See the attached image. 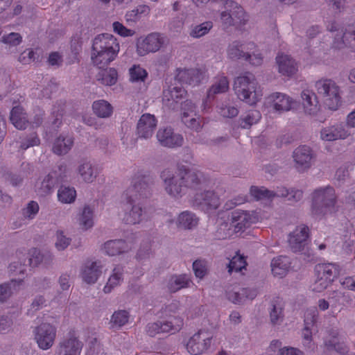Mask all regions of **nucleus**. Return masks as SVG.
I'll return each mask as SVG.
<instances>
[{"instance_id": "nucleus-1", "label": "nucleus", "mask_w": 355, "mask_h": 355, "mask_svg": "<svg viewBox=\"0 0 355 355\" xmlns=\"http://www.w3.org/2000/svg\"><path fill=\"white\" fill-rule=\"evenodd\" d=\"M166 192L171 197L180 198L189 190V196L194 189L202 187V175L182 166L176 172L165 170L161 175Z\"/></svg>"}, {"instance_id": "nucleus-3", "label": "nucleus", "mask_w": 355, "mask_h": 355, "mask_svg": "<svg viewBox=\"0 0 355 355\" xmlns=\"http://www.w3.org/2000/svg\"><path fill=\"white\" fill-rule=\"evenodd\" d=\"M119 51V42L113 35L99 34L92 40L91 60L94 65L105 67L116 60Z\"/></svg>"}, {"instance_id": "nucleus-23", "label": "nucleus", "mask_w": 355, "mask_h": 355, "mask_svg": "<svg viewBox=\"0 0 355 355\" xmlns=\"http://www.w3.org/2000/svg\"><path fill=\"white\" fill-rule=\"evenodd\" d=\"M205 78V73L198 69H179L177 70L175 80L196 86L202 82Z\"/></svg>"}, {"instance_id": "nucleus-28", "label": "nucleus", "mask_w": 355, "mask_h": 355, "mask_svg": "<svg viewBox=\"0 0 355 355\" xmlns=\"http://www.w3.org/2000/svg\"><path fill=\"white\" fill-rule=\"evenodd\" d=\"M229 89V81L226 76H218L214 78V83L207 91V98L203 101V109L208 107L207 100L213 98L214 95L226 92Z\"/></svg>"}, {"instance_id": "nucleus-52", "label": "nucleus", "mask_w": 355, "mask_h": 355, "mask_svg": "<svg viewBox=\"0 0 355 355\" xmlns=\"http://www.w3.org/2000/svg\"><path fill=\"white\" fill-rule=\"evenodd\" d=\"M1 42L8 48L15 47L22 42V36L19 33L12 32L4 34L1 37Z\"/></svg>"}, {"instance_id": "nucleus-22", "label": "nucleus", "mask_w": 355, "mask_h": 355, "mask_svg": "<svg viewBox=\"0 0 355 355\" xmlns=\"http://www.w3.org/2000/svg\"><path fill=\"white\" fill-rule=\"evenodd\" d=\"M78 180L83 183H93L98 175L97 168L87 159L80 160L75 171Z\"/></svg>"}, {"instance_id": "nucleus-14", "label": "nucleus", "mask_w": 355, "mask_h": 355, "mask_svg": "<svg viewBox=\"0 0 355 355\" xmlns=\"http://www.w3.org/2000/svg\"><path fill=\"white\" fill-rule=\"evenodd\" d=\"M226 10L220 14V19L225 25L243 24L247 20L243 9L233 1H227L225 4Z\"/></svg>"}, {"instance_id": "nucleus-15", "label": "nucleus", "mask_w": 355, "mask_h": 355, "mask_svg": "<svg viewBox=\"0 0 355 355\" xmlns=\"http://www.w3.org/2000/svg\"><path fill=\"white\" fill-rule=\"evenodd\" d=\"M186 90L180 85H171L163 91V106L168 110H177L181 101L186 96Z\"/></svg>"}, {"instance_id": "nucleus-34", "label": "nucleus", "mask_w": 355, "mask_h": 355, "mask_svg": "<svg viewBox=\"0 0 355 355\" xmlns=\"http://www.w3.org/2000/svg\"><path fill=\"white\" fill-rule=\"evenodd\" d=\"M291 267L290 259L287 257L279 256L271 261V270L274 276L282 278Z\"/></svg>"}, {"instance_id": "nucleus-59", "label": "nucleus", "mask_w": 355, "mask_h": 355, "mask_svg": "<svg viewBox=\"0 0 355 355\" xmlns=\"http://www.w3.org/2000/svg\"><path fill=\"white\" fill-rule=\"evenodd\" d=\"M146 332L150 336H155L159 333H165L162 321L149 323L146 327Z\"/></svg>"}, {"instance_id": "nucleus-36", "label": "nucleus", "mask_w": 355, "mask_h": 355, "mask_svg": "<svg viewBox=\"0 0 355 355\" xmlns=\"http://www.w3.org/2000/svg\"><path fill=\"white\" fill-rule=\"evenodd\" d=\"M192 283L187 275H174L169 278L167 288L170 292L175 293L184 288H188Z\"/></svg>"}, {"instance_id": "nucleus-63", "label": "nucleus", "mask_w": 355, "mask_h": 355, "mask_svg": "<svg viewBox=\"0 0 355 355\" xmlns=\"http://www.w3.org/2000/svg\"><path fill=\"white\" fill-rule=\"evenodd\" d=\"M283 318V311L282 307L274 306L270 312V320L274 324H278Z\"/></svg>"}, {"instance_id": "nucleus-9", "label": "nucleus", "mask_w": 355, "mask_h": 355, "mask_svg": "<svg viewBox=\"0 0 355 355\" xmlns=\"http://www.w3.org/2000/svg\"><path fill=\"white\" fill-rule=\"evenodd\" d=\"M213 333L202 329L190 336L185 342L187 351L191 355H200L205 353L211 347Z\"/></svg>"}, {"instance_id": "nucleus-56", "label": "nucleus", "mask_w": 355, "mask_h": 355, "mask_svg": "<svg viewBox=\"0 0 355 355\" xmlns=\"http://www.w3.org/2000/svg\"><path fill=\"white\" fill-rule=\"evenodd\" d=\"M70 241V239L67 237L62 231L56 232L55 246L58 250H65L69 245Z\"/></svg>"}, {"instance_id": "nucleus-33", "label": "nucleus", "mask_w": 355, "mask_h": 355, "mask_svg": "<svg viewBox=\"0 0 355 355\" xmlns=\"http://www.w3.org/2000/svg\"><path fill=\"white\" fill-rule=\"evenodd\" d=\"M123 268L116 265L112 269L106 284L103 287L105 293H111L115 288L119 286L123 280Z\"/></svg>"}, {"instance_id": "nucleus-10", "label": "nucleus", "mask_w": 355, "mask_h": 355, "mask_svg": "<svg viewBox=\"0 0 355 355\" xmlns=\"http://www.w3.org/2000/svg\"><path fill=\"white\" fill-rule=\"evenodd\" d=\"M202 187L194 189L191 194L192 202L207 211L216 209L220 205V198L214 191L207 190L206 182L202 178Z\"/></svg>"}, {"instance_id": "nucleus-37", "label": "nucleus", "mask_w": 355, "mask_h": 355, "mask_svg": "<svg viewBox=\"0 0 355 355\" xmlns=\"http://www.w3.org/2000/svg\"><path fill=\"white\" fill-rule=\"evenodd\" d=\"M247 288H233L227 291V299L234 304L243 303L246 298L253 299L255 293L248 294Z\"/></svg>"}, {"instance_id": "nucleus-61", "label": "nucleus", "mask_w": 355, "mask_h": 355, "mask_svg": "<svg viewBox=\"0 0 355 355\" xmlns=\"http://www.w3.org/2000/svg\"><path fill=\"white\" fill-rule=\"evenodd\" d=\"M36 54L34 50L28 49L20 54L18 60L22 64H29L36 59Z\"/></svg>"}, {"instance_id": "nucleus-12", "label": "nucleus", "mask_w": 355, "mask_h": 355, "mask_svg": "<svg viewBox=\"0 0 355 355\" xmlns=\"http://www.w3.org/2000/svg\"><path fill=\"white\" fill-rule=\"evenodd\" d=\"M34 340L38 347L42 350L50 349L54 344L57 329L49 322H43L33 329Z\"/></svg>"}, {"instance_id": "nucleus-31", "label": "nucleus", "mask_w": 355, "mask_h": 355, "mask_svg": "<svg viewBox=\"0 0 355 355\" xmlns=\"http://www.w3.org/2000/svg\"><path fill=\"white\" fill-rule=\"evenodd\" d=\"M77 223L81 230L86 231L94 225V209L89 205H85L76 217Z\"/></svg>"}, {"instance_id": "nucleus-49", "label": "nucleus", "mask_w": 355, "mask_h": 355, "mask_svg": "<svg viewBox=\"0 0 355 355\" xmlns=\"http://www.w3.org/2000/svg\"><path fill=\"white\" fill-rule=\"evenodd\" d=\"M250 195L256 200L270 199L275 196L280 194L275 193L273 191H269L264 187H251L250 190Z\"/></svg>"}, {"instance_id": "nucleus-46", "label": "nucleus", "mask_w": 355, "mask_h": 355, "mask_svg": "<svg viewBox=\"0 0 355 355\" xmlns=\"http://www.w3.org/2000/svg\"><path fill=\"white\" fill-rule=\"evenodd\" d=\"M162 322L164 323V331L166 333L178 331L184 324L183 319L180 315L170 316L166 320Z\"/></svg>"}, {"instance_id": "nucleus-24", "label": "nucleus", "mask_w": 355, "mask_h": 355, "mask_svg": "<svg viewBox=\"0 0 355 355\" xmlns=\"http://www.w3.org/2000/svg\"><path fill=\"white\" fill-rule=\"evenodd\" d=\"M276 64L279 73L286 77L293 76L298 70L297 63L289 55L279 53L276 57Z\"/></svg>"}, {"instance_id": "nucleus-8", "label": "nucleus", "mask_w": 355, "mask_h": 355, "mask_svg": "<svg viewBox=\"0 0 355 355\" xmlns=\"http://www.w3.org/2000/svg\"><path fill=\"white\" fill-rule=\"evenodd\" d=\"M295 104V101L288 95L273 92L264 98L263 111L267 114H282L291 110Z\"/></svg>"}, {"instance_id": "nucleus-2", "label": "nucleus", "mask_w": 355, "mask_h": 355, "mask_svg": "<svg viewBox=\"0 0 355 355\" xmlns=\"http://www.w3.org/2000/svg\"><path fill=\"white\" fill-rule=\"evenodd\" d=\"M149 195L148 186L143 178L132 179L130 185L123 193L121 198L126 203L123 216L125 223L130 225L139 224L145 219V211L140 205V201Z\"/></svg>"}, {"instance_id": "nucleus-54", "label": "nucleus", "mask_w": 355, "mask_h": 355, "mask_svg": "<svg viewBox=\"0 0 355 355\" xmlns=\"http://www.w3.org/2000/svg\"><path fill=\"white\" fill-rule=\"evenodd\" d=\"M246 266V261L245 257L241 256V254H236L232 257L230 260L228 268L229 272H232L233 271H241L243 268H245Z\"/></svg>"}, {"instance_id": "nucleus-58", "label": "nucleus", "mask_w": 355, "mask_h": 355, "mask_svg": "<svg viewBox=\"0 0 355 355\" xmlns=\"http://www.w3.org/2000/svg\"><path fill=\"white\" fill-rule=\"evenodd\" d=\"M113 31L121 37H131L135 35V31L129 29L119 21L112 24Z\"/></svg>"}, {"instance_id": "nucleus-47", "label": "nucleus", "mask_w": 355, "mask_h": 355, "mask_svg": "<svg viewBox=\"0 0 355 355\" xmlns=\"http://www.w3.org/2000/svg\"><path fill=\"white\" fill-rule=\"evenodd\" d=\"M217 112L224 118H233L238 115V108L229 102H224L217 106Z\"/></svg>"}, {"instance_id": "nucleus-45", "label": "nucleus", "mask_w": 355, "mask_h": 355, "mask_svg": "<svg viewBox=\"0 0 355 355\" xmlns=\"http://www.w3.org/2000/svg\"><path fill=\"white\" fill-rule=\"evenodd\" d=\"M261 118V114L258 110H250L239 119V123L243 128H249L252 125L257 123Z\"/></svg>"}, {"instance_id": "nucleus-41", "label": "nucleus", "mask_w": 355, "mask_h": 355, "mask_svg": "<svg viewBox=\"0 0 355 355\" xmlns=\"http://www.w3.org/2000/svg\"><path fill=\"white\" fill-rule=\"evenodd\" d=\"M92 109L94 114L100 118H108L113 112L112 106L105 100H98L93 103Z\"/></svg>"}, {"instance_id": "nucleus-6", "label": "nucleus", "mask_w": 355, "mask_h": 355, "mask_svg": "<svg viewBox=\"0 0 355 355\" xmlns=\"http://www.w3.org/2000/svg\"><path fill=\"white\" fill-rule=\"evenodd\" d=\"M315 280L311 288L313 292L321 293L329 288L339 275V267L336 263H318L314 268Z\"/></svg>"}, {"instance_id": "nucleus-29", "label": "nucleus", "mask_w": 355, "mask_h": 355, "mask_svg": "<svg viewBox=\"0 0 355 355\" xmlns=\"http://www.w3.org/2000/svg\"><path fill=\"white\" fill-rule=\"evenodd\" d=\"M301 98L305 112L309 114H315L319 110L320 105L315 94L308 89L302 92Z\"/></svg>"}, {"instance_id": "nucleus-16", "label": "nucleus", "mask_w": 355, "mask_h": 355, "mask_svg": "<svg viewBox=\"0 0 355 355\" xmlns=\"http://www.w3.org/2000/svg\"><path fill=\"white\" fill-rule=\"evenodd\" d=\"M309 228L305 225L297 226L289 235L288 243L293 252H302L308 248Z\"/></svg>"}, {"instance_id": "nucleus-48", "label": "nucleus", "mask_w": 355, "mask_h": 355, "mask_svg": "<svg viewBox=\"0 0 355 355\" xmlns=\"http://www.w3.org/2000/svg\"><path fill=\"white\" fill-rule=\"evenodd\" d=\"M39 211V205L35 201L29 202L27 205L21 209L22 220L24 223L33 220Z\"/></svg>"}, {"instance_id": "nucleus-55", "label": "nucleus", "mask_w": 355, "mask_h": 355, "mask_svg": "<svg viewBox=\"0 0 355 355\" xmlns=\"http://www.w3.org/2000/svg\"><path fill=\"white\" fill-rule=\"evenodd\" d=\"M245 60L248 61L251 64L259 66L263 62V55L261 52L257 48L254 44V49L247 51Z\"/></svg>"}, {"instance_id": "nucleus-5", "label": "nucleus", "mask_w": 355, "mask_h": 355, "mask_svg": "<svg viewBox=\"0 0 355 355\" xmlns=\"http://www.w3.org/2000/svg\"><path fill=\"white\" fill-rule=\"evenodd\" d=\"M336 196L334 188L316 189L312 193V209L315 214L327 216L336 211Z\"/></svg>"}, {"instance_id": "nucleus-32", "label": "nucleus", "mask_w": 355, "mask_h": 355, "mask_svg": "<svg viewBox=\"0 0 355 355\" xmlns=\"http://www.w3.org/2000/svg\"><path fill=\"white\" fill-rule=\"evenodd\" d=\"M254 49V43H239L234 42L232 43L227 49V55L231 59L244 58L245 60L247 51Z\"/></svg>"}, {"instance_id": "nucleus-39", "label": "nucleus", "mask_w": 355, "mask_h": 355, "mask_svg": "<svg viewBox=\"0 0 355 355\" xmlns=\"http://www.w3.org/2000/svg\"><path fill=\"white\" fill-rule=\"evenodd\" d=\"M198 219L193 213L185 211L178 215L176 224L180 228L191 230L198 225Z\"/></svg>"}, {"instance_id": "nucleus-20", "label": "nucleus", "mask_w": 355, "mask_h": 355, "mask_svg": "<svg viewBox=\"0 0 355 355\" xmlns=\"http://www.w3.org/2000/svg\"><path fill=\"white\" fill-rule=\"evenodd\" d=\"M83 343L74 331L68 335L60 343V355H80Z\"/></svg>"}, {"instance_id": "nucleus-51", "label": "nucleus", "mask_w": 355, "mask_h": 355, "mask_svg": "<svg viewBox=\"0 0 355 355\" xmlns=\"http://www.w3.org/2000/svg\"><path fill=\"white\" fill-rule=\"evenodd\" d=\"M182 121L187 127L195 131L198 132L202 128L200 119L199 116H197L196 114L190 116L189 112H185L182 114Z\"/></svg>"}, {"instance_id": "nucleus-7", "label": "nucleus", "mask_w": 355, "mask_h": 355, "mask_svg": "<svg viewBox=\"0 0 355 355\" xmlns=\"http://www.w3.org/2000/svg\"><path fill=\"white\" fill-rule=\"evenodd\" d=\"M315 87L329 109L336 110L340 104V88L335 81L320 79L315 83Z\"/></svg>"}, {"instance_id": "nucleus-13", "label": "nucleus", "mask_w": 355, "mask_h": 355, "mask_svg": "<svg viewBox=\"0 0 355 355\" xmlns=\"http://www.w3.org/2000/svg\"><path fill=\"white\" fill-rule=\"evenodd\" d=\"M263 218L255 211H243L237 209L232 213L231 225L236 232L241 231Z\"/></svg>"}, {"instance_id": "nucleus-40", "label": "nucleus", "mask_w": 355, "mask_h": 355, "mask_svg": "<svg viewBox=\"0 0 355 355\" xmlns=\"http://www.w3.org/2000/svg\"><path fill=\"white\" fill-rule=\"evenodd\" d=\"M22 279H12L10 282L0 284V302L7 301L14 291H16L22 284Z\"/></svg>"}, {"instance_id": "nucleus-53", "label": "nucleus", "mask_w": 355, "mask_h": 355, "mask_svg": "<svg viewBox=\"0 0 355 355\" xmlns=\"http://www.w3.org/2000/svg\"><path fill=\"white\" fill-rule=\"evenodd\" d=\"M213 25L211 21H206L201 24L193 26L190 31V35L194 38H198L204 36L212 28Z\"/></svg>"}, {"instance_id": "nucleus-42", "label": "nucleus", "mask_w": 355, "mask_h": 355, "mask_svg": "<svg viewBox=\"0 0 355 355\" xmlns=\"http://www.w3.org/2000/svg\"><path fill=\"white\" fill-rule=\"evenodd\" d=\"M58 201L63 204H71L76 198V191L73 187L62 186L57 193Z\"/></svg>"}, {"instance_id": "nucleus-57", "label": "nucleus", "mask_w": 355, "mask_h": 355, "mask_svg": "<svg viewBox=\"0 0 355 355\" xmlns=\"http://www.w3.org/2000/svg\"><path fill=\"white\" fill-rule=\"evenodd\" d=\"M193 270L195 276L202 279L207 273V266L206 262L201 260H197L193 263Z\"/></svg>"}, {"instance_id": "nucleus-18", "label": "nucleus", "mask_w": 355, "mask_h": 355, "mask_svg": "<svg viewBox=\"0 0 355 355\" xmlns=\"http://www.w3.org/2000/svg\"><path fill=\"white\" fill-rule=\"evenodd\" d=\"M157 119L153 114H144L139 118L137 124V135L139 138L150 139L157 126Z\"/></svg>"}, {"instance_id": "nucleus-21", "label": "nucleus", "mask_w": 355, "mask_h": 355, "mask_svg": "<svg viewBox=\"0 0 355 355\" xmlns=\"http://www.w3.org/2000/svg\"><path fill=\"white\" fill-rule=\"evenodd\" d=\"M156 138L161 146L168 148L180 146L184 141L181 135L174 132L169 127L160 128L157 132Z\"/></svg>"}, {"instance_id": "nucleus-50", "label": "nucleus", "mask_w": 355, "mask_h": 355, "mask_svg": "<svg viewBox=\"0 0 355 355\" xmlns=\"http://www.w3.org/2000/svg\"><path fill=\"white\" fill-rule=\"evenodd\" d=\"M130 314L127 311L119 310L112 314L111 323L113 327H121L128 322Z\"/></svg>"}, {"instance_id": "nucleus-27", "label": "nucleus", "mask_w": 355, "mask_h": 355, "mask_svg": "<svg viewBox=\"0 0 355 355\" xmlns=\"http://www.w3.org/2000/svg\"><path fill=\"white\" fill-rule=\"evenodd\" d=\"M349 135V131L343 124H338L336 125L324 128L320 132L321 139L329 141L345 139Z\"/></svg>"}, {"instance_id": "nucleus-64", "label": "nucleus", "mask_w": 355, "mask_h": 355, "mask_svg": "<svg viewBox=\"0 0 355 355\" xmlns=\"http://www.w3.org/2000/svg\"><path fill=\"white\" fill-rule=\"evenodd\" d=\"M278 355H304V353L297 348L284 347L279 350Z\"/></svg>"}, {"instance_id": "nucleus-4", "label": "nucleus", "mask_w": 355, "mask_h": 355, "mask_svg": "<svg viewBox=\"0 0 355 355\" xmlns=\"http://www.w3.org/2000/svg\"><path fill=\"white\" fill-rule=\"evenodd\" d=\"M234 89L239 99L249 105H255L262 98L263 92L252 74L236 78Z\"/></svg>"}, {"instance_id": "nucleus-11", "label": "nucleus", "mask_w": 355, "mask_h": 355, "mask_svg": "<svg viewBox=\"0 0 355 355\" xmlns=\"http://www.w3.org/2000/svg\"><path fill=\"white\" fill-rule=\"evenodd\" d=\"M164 37L158 33L141 36L136 40V53L139 57H144L150 53L157 52L164 45Z\"/></svg>"}, {"instance_id": "nucleus-38", "label": "nucleus", "mask_w": 355, "mask_h": 355, "mask_svg": "<svg viewBox=\"0 0 355 355\" xmlns=\"http://www.w3.org/2000/svg\"><path fill=\"white\" fill-rule=\"evenodd\" d=\"M96 80L103 85L112 86L118 80V71L112 67L101 70L96 75Z\"/></svg>"}, {"instance_id": "nucleus-17", "label": "nucleus", "mask_w": 355, "mask_h": 355, "mask_svg": "<svg viewBox=\"0 0 355 355\" xmlns=\"http://www.w3.org/2000/svg\"><path fill=\"white\" fill-rule=\"evenodd\" d=\"M104 265L100 260L87 261L82 267L80 277L87 284H95L103 274Z\"/></svg>"}, {"instance_id": "nucleus-60", "label": "nucleus", "mask_w": 355, "mask_h": 355, "mask_svg": "<svg viewBox=\"0 0 355 355\" xmlns=\"http://www.w3.org/2000/svg\"><path fill=\"white\" fill-rule=\"evenodd\" d=\"M325 345L328 347L334 348L340 353H344L345 352V346L344 343L340 342V339L336 336H334L331 339H326Z\"/></svg>"}, {"instance_id": "nucleus-25", "label": "nucleus", "mask_w": 355, "mask_h": 355, "mask_svg": "<svg viewBox=\"0 0 355 355\" xmlns=\"http://www.w3.org/2000/svg\"><path fill=\"white\" fill-rule=\"evenodd\" d=\"M130 250V246L123 239H113L105 242L101 247L102 254L114 257L127 253Z\"/></svg>"}, {"instance_id": "nucleus-19", "label": "nucleus", "mask_w": 355, "mask_h": 355, "mask_svg": "<svg viewBox=\"0 0 355 355\" xmlns=\"http://www.w3.org/2000/svg\"><path fill=\"white\" fill-rule=\"evenodd\" d=\"M295 167L300 172H304L311 168L313 162V153L307 146L297 147L293 154Z\"/></svg>"}, {"instance_id": "nucleus-35", "label": "nucleus", "mask_w": 355, "mask_h": 355, "mask_svg": "<svg viewBox=\"0 0 355 355\" xmlns=\"http://www.w3.org/2000/svg\"><path fill=\"white\" fill-rule=\"evenodd\" d=\"M10 120L12 125L19 130L25 129L28 123L27 114L20 105L12 107L10 112Z\"/></svg>"}, {"instance_id": "nucleus-43", "label": "nucleus", "mask_w": 355, "mask_h": 355, "mask_svg": "<svg viewBox=\"0 0 355 355\" xmlns=\"http://www.w3.org/2000/svg\"><path fill=\"white\" fill-rule=\"evenodd\" d=\"M150 13V8L146 5H139L125 15L127 21H137L147 17Z\"/></svg>"}, {"instance_id": "nucleus-62", "label": "nucleus", "mask_w": 355, "mask_h": 355, "mask_svg": "<svg viewBox=\"0 0 355 355\" xmlns=\"http://www.w3.org/2000/svg\"><path fill=\"white\" fill-rule=\"evenodd\" d=\"M43 260V255L37 249L33 248L29 251V263L35 267L42 263Z\"/></svg>"}, {"instance_id": "nucleus-44", "label": "nucleus", "mask_w": 355, "mask_h": 355, "mask_svg": "<svg viewBox=\"0 0 355 355\" xmlns=\"http://www.w3.org/2000/svg\"><path fill=\"white\" fill-rule=\"evenodd\" d=\"M130 81L139 83L145 82L148 77L146 70L139 64H134L129 69Z\"/></svg>"}, {"instance_id": "nucleus-26", "label": "nucleus", "mask_w": 355, "mask_h": 355, "mask_svg": "<svg viewBox=\"0 0 355 355\" xmlns=\"http://www.w3.org/2000/svg\"><path fill=\"white\" fill-rule=\"evenodd\" d=\"M318 315L317 310L314 308L309 309L304 313V328L302 331V336L304 340V345L309 348H311V338H312V331L311 327H313L316 317Z\"/></svg>"}, {"instance_id": "nucleus-30", "label": "nucleus", "mask_w": 355, "mask_h": 355, "mask_svg": "<svg viewBox=\"0 0 355 355\" xmlns=\"http://www.w3.org/2000/svg\"><path fill=\"white\" fill-rule=\"evenodd\" d=\"M73 146V139L68 135L62 134L56 137L52 145L53 152L58 155L67 154Z\"/></svg>"}]
</instances>
